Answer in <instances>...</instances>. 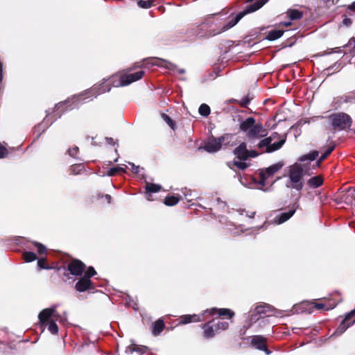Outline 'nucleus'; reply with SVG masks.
I'll list each match as a JSON object with an SVG mask.
<instances>
[{
  "mask_svg": "<svg viewBox=\"0 0 355 355\" xmlns=\"http://www.w3.org/2000/svg\"><path fill=\"white\" fill-rule=\"evenodd\" d=\"M268 0H251V2L247 5L245 9L237 14L235 17L232 19L227 24H225L220 31L213 33V35L223 33L234 26L245 15L254 12L260 9Z\"/></svg>",
  "mask_w": 355,
  "mask_h": 355,
  "instance_id": "obj_4",
  "label": "nucleus"
},
{
  "mask_svg": "<svg viewBox=\"0 0 355 355\" xmlns=\"http://www.w3.org/2000/svg\"><path fill=\"white\" fill-rule=\"evenodd\" d=\"M295 210H290L288 212L282 213L275 216L274 218V223L277 225H280L286 220H288L295 213Z\"/></svg>",
  "mask_w": 355,
  "mask_h": 355,
  "instance_id": "obj_16",
  "label": "nucleus"
},
{
  "mask_svg": "<svg viewBox=\"0 0 355 355\" xmlns=\"http://www.w3.org/2000/svg\"><path fill=\"white\" fill-rule=\"evenodd\" d=\"M68 106H69V109H73L74 107H76V105L72 106L71 105H69Z\"/></svg>",
  "mask_w": 355,
  "mask_h": 355,
  "instance_id": "obj_55",
  "label": "nucleus"
},
{
  "mask_svg": "<svg viewBox=\"0 0 355 355\" xmlns=\"http://www.w3.org/2000/svg\"><path fill=\"white\" fill-rule=\"evenodd\" d=\"M229 327V324L227 322H225V321H218L216 324H215V327H216V331H219V330H225L228 328Z\"/></svg>",
  "mask_w": 355,
  "mask_h": 355,
  "instance_id": "obj_34",
  "label": "nucleus"
},
{
  "mask_svg": "<svg viewBox=\"0 0 355 355\" xmlns=\"http://www.w3.org/2000/svg\"><path fill=\"white\" fill-rule=\"evenodd\" d=\"M153 64L164 67L171 70H174L175 69H176L175 65H174L171 62L163 60H156L154 62H153Z\"/></svg>",
  "mask_w": 355,
  "mask_h": 355,
  "instance_id": "obj_25",
  "label": "nucleus"
},
{
  "mask_svg": "<svg viewBox=\"0 0 355 355\" xmlns=\"http://www.w3.org/2000/svg\"><path fill=\"white\" fill-rule=\"evenodd\" d=\"M234 153L236 156V158L243 160H246L249 157H255L258 155V153L255 150H248L245 142H242L234 150Z\"/></svg>",
  "mask_w": 355,
  "mask_h": 355,
  "instance_id": "obj_10",
  "label": "nucleus"
},
{
  "mask_svg": "<svg viewBox=\"0 0 355 355\" xmlns=\"http://www.w3.org/2000/svg\"><path fill=\"white\" fill-rule=\"evenodd\" d=\"M24 259L26 262H31L37 259V256L34 252H26L24 254Z\"/></svg>",
  "mask_w": 355,
  "mask_h": 355,
  "instance_id": "obj_32",
  "label": "nucleus"
},
{
  "mask_svg": "<svg viewBox=\"0 0 355 355\" xmlns=\"http://www.w3.org/2000/svg\"><path fill=\"white\" fill-rule=\"evenodd\" d=\"M76 289L79 292H84L87 290L93 288L92 283L90 279L87 277H81L76 284Z\"/></svg>",
  "mask_w": 355,
  "mask_h": 355,
  "instance_id": "obj_14",
  "label": "nucleus"
},
{
  "mask_svg": "<svg viewBox=\"0 0 355 355\" xmlns=\"http://www.w3.org/2000/svg\"><path fill=\"white\" fill-rule=\"evenodd\" d=\"M304 175L303 168L300 164L295 163L289 168L288 180L286 186L288 188L300 191L304 187L302 177Z\"/></svg>",
  "mask_w": 355,
  "mask_h": 355,
  "instance_id": "obj_5",
  "label": "nucleus"
},
{
  "mask_svg": "<svg viewBox=\"0 0 355 355\" xmlns=\"http://www.w3.org/2000/svg\"><path fill=\"white\" fill-rule=\"evenodd\" d=\"M164 328V322L163 320L159 319L157 320L153 326V334L155 336L159 335Z\"/></svg>",
  "mask_w": 355,
  "mask_h": 355,
  "instance_id": "obj_22",
  "label": "nucleus"
},
{
  "mask_svg": "<svg viewBox=\"0 0 355 355\" xmlns=\"http://www.w3.org/2000/svg\"><path fill=\"white\" fill-rule=\"evenodd\" d=\"M272 309L269 304H263L257 306L251 315V322H255L261 318L270 317L272 315Z\"/></svg>",
  "mask_w": 355,
  "mask_h": 355,
  "instance_id": "obj_9",
  "label": "nucleus"
},
{
  "mask_svg": "<svg viewBox=\"0 0 355 355\" xmlns=\"http://www.w3.org/2000/svg\"><path fill=\"white\" fill-rule=\"evenodd\" d=\"M254 214H255L254 212H252L251 214H250L249 217L250 218H253Z\"/></svg>",
  "mask_w": 355,
  "mask_h": 355,
  "instance_id": "obj_54",
  "label": "nucleus"
},
{
  "mask_svg": "<svg viewBox=\"0 0 355 355\" xmlns=\"http://www.w3.org/2000/svg\"><path fill=\"white\" fill-rule=\"evenodd\" d=\"M345 320H343L342 322L340 323V324L339 325V327L337 328V329L335 331V332L334 333L333 335H335V336H340L343 333H344L351 325H352L353 324H354L355 322V320L352 322V323H349V324H346L345 323Z\"/></svg>",
  "mask_w": 355,
  "mask_h": 355,
  "instance_id": "obj_21",
  "label": "nucleus"
},
{
  "mask_svg": "<svg viewBox=\"0 0 355 355\" xmlns=\"http://www.w3.org/2000/svg\"><path fill=\"white\" fill-rule=\"evenodd\" d=\"M144 74V71H139L133 73H123L121 75L113 76L108 80H105L103 83L98 85H94L91 89L86 90L84 93L72 96L71 98L67 100L64 103H60L56 105L58 108L64 104H69L70 101L73 103L79 102L81 99L86 100L87 98H83L86 94H90L92 96L96 97L97 96L109 92L111 89L112 83L113 87H123L130 85V83L139 80Z\"/></svg>",
  "mask_w": 355,
  "mask_h": 355,
  "instance_id": "obj_1",
  "label": "nucleus"
},
{
  "mask_svg": "<svg viewBox=\"0 0 355 355\" xmlns=\"http://www.w3.org/2000/svg\"><path fill=\"white\" fill-rule=\"evenodd\" d=\"M307 183L311 188H318L322 184L323 178L320 175H316L313 178H311L308 180Z\"/></svg>",
  "mask_w": 355,
  "mask_h": 355,
  "instance_id": "obj_19",
  "label": "nucleus"
},
{
  "mask_svg": "<svg viewBox=\"0 0 355 355\" xmlns=\"http://www.w3.org/2000/svg\"><path fill=\"white\" fill-rule=\"evenodd\" d=\"M334 149V146L329 147L328 149L321 155L319 160L317 162V165L319 166L320 162L325 159L331 153Z\"/></svg>",
  "mask_w": 355,
  "mask_h": 355,
  "instance_id": "obj_31",
  "label": "nucleus"
},
{
  "mask_svg": "<svg viewBox=\"0 0 355 355\" xmlns=\"http://www.w3.org/2000/svg\"><path fill=\"white\" fill-rule=\"evenodd\" d=\"M202 319L198 315H184L180 317L179 324H186L192 322H199Z\"/></svg>",
  "mask_w": 355,
  "mask_h": 355,
  "instance_id": "obj_18",
  "label": "nucleus"
},
{
  "mask_svg": "<svg viewBox=\"0 0 355 355\" xmlns=\"http://www.w3.org/2000/svg\"><path fill=\"white\" fill-rule=\"evenodd\" d=\"M128 164L131 166L132 171L135 173H139L140 172V170L141 169L139 166H136L134 163L128 162Z\"/></svg>",
  "mask_w": 355,
  "mask_h": 355,
  "instance_id": "obj_40",
  "label": "nucleus"
},
{
  "mask_svg": "<svg viewBox=\"0 0 355 355\" xmlns=\"http://www.w3.org/2000/svg\"><path fill=\"white\" fill-rule=\"evenodd\" d=\"M105 199L107 200V202H108V203H110V202H111V198H111V196H110V195H109V194H106V195L105 196Z\"/></svg>",
  "mask_w": 355,
  "mask_h": 355,
  "instance_id": "obj_48",
  "label": "nucleus"
},
{
  "mask_svg": "<svg viewBox=\"0 0 355 355\" xmlns=\"http://www.w3.org/2000/svg\"><path fill=\"white\" fill-rule=\"evenodd\" d=\"M146 347L145 346H137L135 345H132L129 346L125 352L132 353L133 352H137L141 354H144L146 352Z\"/></svg>",
  "mask_w": 355,
  "mask_h": 355,
  "instance_id": "obj_27",
  "label": "nucleus"
},
{
  "mask_svg": "<svg viewBox=\"0 0 355 355\" xmlns=\"http://www.w3.org/2000/svg\"><path fill=\"white\" fill-rule=\"evenodd\" d=\"M137 5L141 8H149L153 6V1L139 0L137 2Z\"/></svg>",
  "mask_w": 355,
  "mask_h": 355,
  "instance_id": "obj_35",
  "label": "nucleus"
},
{
  "mask_svg": "<svg viewBox=\"0 0 355 355\" xmlns=\"http://www.w3.org/2000/svg\"><path fill=\"white\" fill-rule=\"evenodd\" d=\"M245 160L243 159H239V160H234L232 164L230 163L229 166L230 167H232V164L236 166L238 168L243 170L247 168L248 165L245 162Z\"/></svg>",
  "mask_w": 355,
  "mask_h": 355,
  "instance_id": "obj_29",
  "label": "nucleus"
},
{
  "mask_svg": "<svg viewBox=\"0 0 355 355\" xmlns=\"http://www.w3.org/2000/svg\"><path fill=\"white\" fill-rule=\"evenodd\" d=\"M283 165V163L278 162L271 165L270 166L266 168L264 170H262L260 173V184L262 186H265L266 180L271 176H272L274 173L280 170L282 168Z\"/></svg>",
  "mask_w": 355,
  "mask_h": 355,
  "instance_id": "obj_11",
  "label": "nucleus"
},
{
  "mask_svg": "<svg viewBox=\"0 0 355 355\" xmlns=\"http://www.w3.org/2000/svg\"><path fill=\"white\" fill-rule=\"evenodd\" d=\"M39 254H44L46 252V247L40 243H34Z\"/></svg>",
  "mask_w": 355,
  "mask_h": 355,
  "instance_id": "obj_39",
  "label": "nucleus"
},
{
  "mask_svg": "<svg viewBox=\"0 0 355 355\" xmlns=\"http://www.w3.org/2000/svg\"><path fill=\"white\" fill-rule=\"evenodd\" d=\"M106 141L109 144H112L114 143L112 138L106 137Z\"/></svg>",
  "mask_w": 355,
  "mask_h": 355,
  "instance_id": "obj_50",
  "label": "nucleus"
},
{
  "mask_svg": "<svg viewBox=\"0 0 355 355\" xmlns=\"http://www.w3.org/2000/svg\"><path fill=\"white\" fill-rule=\"evenodd\" d=\"M78 151V148L77 147H75V148L69 149L68 153L71 157H75Z\"/></svg>",
  "mask_w": 355,
  "mask_h": 355,
  "instance_id": "obj_42",
  "label": "nucleus"
},
{
  "mask_svg": "<svg viewBox=\"0 0 355 355\" xmlns=\"http://www.w3.org/2000/svg\"><path fill=\"white\" fill-rule=\"evenodd\" d=\"M161 189V186L155 184L146 183V191L148 194L147 199L150 200V193H156L159 191Z\"/></svg>",
  "mask_w": 355,
  "mask_h": 355,
  "instance_id": "obj_20",
  "label": "nucleus"
},
{
  "mask_svg": "<svg viewBox=\"0 0 355 355\" xmlns=\"http://www.w3.org/2000/svg\"><path fill=\"white\" fill-rule=\"evenodd\" d=\"M3 79V65L0 63V83Z\"/></svg>",
  "mask_w": 355,
  "mask_h": 355,
  "instance_id": "obj_47",
  "label": "nucleus"
},
{
  "mask_svg": "<svg viewBox=\"0 0 355 355\" xmlns=\"http://www.w3.org/2000/svg\"><path fill=\"white\" fill-rule=\"evenodd\" d=\"M37 265L40 268H45L44 266V260L43 259H40L37 261Z\"/></svg>",
  "mask_w": 355,
  "mask_h": 355,
  "instance_id": "obj_45",
  "label": "nucleus"
},
{
  "mask_svg": "<svg viewBox=\"0 0 355 355\" xmlns=\"http://www.w3.org/2000/svg\"><path fill=\"white\" fill-rule=\"evenodd\" d=\"M249 101L248 100L242 101L241 105L243 107H246L248 104Z\"/></svg>",
  "mask_w": 355,
  "mask_h": 355,
  "instance_id": "obj_49",
  "label": "nucleus"
},
{
  "mask_svg": "<svg viewBox=\"0 0 355 355\" xmlns=\"http://www.w3.org/2000/svg\"><path fill=\"white\" fill-rule=\"evenodd\" d=\"M336 304H331V305H326L322 303H316V304H315L314 307L318 310H320L322 309H324L325 310H330V309H334L336 306Z\"/></svg>",
  "mask_w": 355,
  "mask_h": 355,
  "instance_id": "obj_33",
  "label": "nucleus"
},
{
  "mask_svg": "<svg viewBox=\"0 0 355 355\" xmlns=\"http://www.w3.org/2000/svg\"><path fill=\"white\" fill-rule=\"evenodd\" d=\"M278 135L274 133L270 137L264 138L259 141L257 146L263 152L272 153L279 150L286 141L285 138L280 139L278 141H274Z\"/></svg>",
  "mask_w": 355,
  "mask_h": 355,
  "instance_id": "obj_6",
  "label": "nucleus"
},
{
  "mask_svg": "<svg viewBox=\"0 0 355 355\" xmlns=\"http://www.w3.org/2000/svg\"><path fill=\"white\" fill-rule=\"evenodd\" d=\"M330 120L333 127L338 130L349 128L352 123L349 115L343 112L331 115Z\"/></svg>",
  "mask_w": 355,
  "mask_h": 355,
  "instance_id": "obj_8",
  "label": "nucleus"
},
{
  "mask_svg": "<svg viewBox=\"0 0 355 355\" xmlns=\"http://www.w3.org/2000/svg\"><path fill=\"white\" fill-rule=\"evenodd\" d=\"M232 138L233 135L231 134H225L218 138L212 137L205 143L203 149L208 153L217 152L223 145L228 144L232 140Z\"/></svg>",
  "mask_w": 355,
  "mask_h": 355,
  "instance_id": "obj_7",
  "label": "nucleus"
},
{
  "mask_svg": "<svg viewBox=\"0 0 355 355\" xmlns=\"http://www.w3.org/2000/svg\"><path fill=\"white\" fill-rule=\"evenodd\" d=\"M239 130L245 135L248 141L254 143L255 140L266 137L268 131L261 123H256L253 117H248L240 123Z\"/></svg>",
  "mask_w": 355,
  "mask_h": 355,
  "instance_id": "obj_2",
  "label": "nucleus"
},
{
  "mask_svg": "<svg viewBox=\"0 0 355 355\" xmlns=\"http://www.w3.org/2000/svg\"><path fill=\"white\" fill-rule=\"evenodd\" d=\"M162 117L163 120L172 128L174 129V124L172 119L166 114H162Z\"/></svg>",
  "mask_w": 355,
  "mask_h": 355,
  "instance_id": "obj_38",
  "label": "nucleus"
},
{
  "mask_svg": "<svg viewBox=\"0 0 355 355\" xmlns=\"http://www.w3.org/2000/svg\"><path fill=\"white\" fill-rule=\"evenodd\" d=\"M349 8L352 10H355V2H353L349 6Z\"/></svg>",
  "mask_w": 355,
  "mask_h": 355,
  "instance_id": "obj_51",
  "label": "nucleus"
},
{
  "mask_svg": "<svg viewBox=\"0 0 355 355\" xmlns=\"http://www.w3.org/2000/svg\"><path fill=\"white\" fill-rule=\"evenodd\" d=\"M205 313H209L210 315H214L216 313L219 316H225L228 315L230 318H232L234 315V313L232 311L229 309H216V308H211L209 309H207L205 311Z\"/></svg>",
  "mask_w": 355,
  "mask_h": 355,
  "instance_id": "obj_15",
  "label": "nucleus"
},
{
  "mask_svg": "<svg viewBox=\"0 0 355 355\" xmlns=\"http://www.w3.org/2000/svg\"><path fill=\"white\" fill-rule=\"evenodd\" d=\"M291 25V22H290V21H287V22H284V26H285L286 27H288V26H289Z\"/></svg>",
  "mask_w": 355,
  "mask_h": 355,
  "instance_id": "obj_52",
  "label": "nucleus"
},
{
  "mask_svg": "<svg viewBox=\"0 0 355 355\" xmlns=\"http://www.w3.org/2000/svg\"><path fill=\"white\" fill-rule=\"evenodd\" d=\"M354 315H355V309L345 315L344 320L347 321V320H349L351 318L354 317Z\"/></svg>",
  "mask_w": 355,
  "mask_h": 355,
  "instance_id": "obj_43",
  "label": "nucleus"
},
{
  "mask_svg": "<svg viewBox=\"0 0 355 355\" xmlns=\"http://www.w3.org/2000/svg\"><path fill=\"white\" fill-rule=\"evenodd\" d=\"M202 328L204 329V336L207 338H212L215 335V333L217 332V331H216L215 324H213V321L206 323Z\"/></svg>",
  "mask_w": 355,
  "mask_h": 355,
  "instance_id": "obj_17",
  "label": "nucleus"
},
{
  "mask_svg": "<svg viewBox=\"0 0 355 355\" xmlns=\"http://www.w3.org/2000/svg\"><path fill=\"white\" fill-rule=\"evenodd\" d=\"M96 271L94 270V268L92 266L89 267L87 270V271L85 272V275H84V277H87L89 279H90V278L93 276H94L96 275Z\"/></svg>",
  "mask_w": 355,
  "mask_h": 355,
  "instance_id": "obj_36",
  "label": "nucleus"
},
{
  "mask_svg": "<svg viewBox=\"0 0 355 355\" xmlns=\"http://www.w3.org/2000/svg\"><path fill=\"white\" fill-rule=\"evenodd\" d=\"M266 339L262 336H254L251 339V345L257 349L264 351L267 355L270 354V352L266 348Z\"/></svg>",
  "mask_w": 355,
  "mask_h": 355,
  "instance_id": "obj_12",
  "label": "nucleus"
},
{
  "mask_svg": "<svg viewBox=\"0 0 355 355\" xmlns=\"http://www.w3.org/2000/svg\"><path fill=\"white\" fill-rule=\"evenodd\" d=\"M120 171H125V170L122 168V167H114V168H110L108 171H107V175L109 176H113L116 173L118 172H120Z\"/></svg>",
  "mask_w": 355,
  "mask_h": 355,
  "instance_id": "obj_37",
  "label": "nucleus"
},
{
  "mask_svg": "<svg viewBox=\"0 0 355 355\" xmlns=\"http://www.w3.org/2000/svg\"><path fill=\"white\" fill-rule=\"evenodd\" d=\"M85 265L79 260H73L68 265V270L72 275L80 276L82 275Z\"/></svg>",
  "mask_w": 355,
  "mask_h": 355,
  "instance_id": "obj_13",
  "label": "nucleus"
},
{
  "mask_svg": "<svg viewBox=\"0 0 355 355\" xmlns=\"http://www.w3.org/2000/svg\"><path fill=\"white\" fill-rule=\"evenodd\" d=\"M38 319L43 330L48 326V329L52 334H57L58 333V327L56 321L61 320V318L60 314L56 311L55 307L43 309L39 313Z\"/></svg>",
  "mask_w": 355,
  "mask_h": 355,
  "instance_id": "obj_3",
  "label": "nucleus"
},
{
  "mask_svg": "<svg viewBox=\"0 0 355 355\" xmlns=\"http://www.w3.org/2000/svg\"><path fill=\"white\" fill-rule=\"evenodd\" d=\"M286 14L291 20H297L302 17V12L296 9H289Z\"/></svg>",
  "mask_w": 355,
  "mask_h": 355,
  "instance_id": "obj_24",
  "label": "nucleus"
},
{
  "mask_svg": "<svg viewBox=\"0 0 355 355\" xmlns=\"http://www.w3.org/2000/svg\"><path fill=\"white\" fill-rule=\"evenodd\" d=\"M352 23V20L347 17H345L343 20V24L346 26H349Z\"/></svg>",
  "mask_w": 355,
  "mask_h": 355,
  "instance_id": "obj_44",
  "label": "nucleus"
},
{
  "mask_svg": "<svg viewBox=\"0 0 355 355\" xmlns=\"http://www.w3.org/2000/svg\"><path fill=\"white\" fill-rule=\"evenodd\" d=\"M7 153L6 148L0 144V159L5 157Z\"/></svg>",
  "mask_w": 355,
  "mask_h": 355,
  "instance_id": "obj_41",
  "label": "nucleus"
},
{
  "mask_svg": "<svg viewBox=\"0 0 355 355\" xmlns=\"http://www.w3.org/2000/svg\"><path fill=\"white\" fill-rule=\"evenodd\" d=\"M284 31L282 30H272L268 33L266 39L270 41H273L281 37Z\"/></svg>",
  "mask_w": 355,
  "mask_h": 355,
  "instance_id": "obj_23",
  "label": "nucleus"
},
{
  "mask_svg": "<svg viewBox=\"0 0 355 355\" xmlns=\"http://www.w3.org/2000/svg\"><path fill=\"white\" fill-rule=\"evenodd\" d=\"M180 198L177 196H171L166 197L164 200V204L167 206H173L178 203Z\"/></svg>",
  "mask_w": 355,
  "mask_h": 355,
  "instance_id": "obj_28",
  "label": "nucleus"
},
{
  "mask_svg": "<svg viewBox=\"0 0 355 355\" xmlns=\"http://www.w3.org/2000/svg\"><path fill=\"white\" fill-rule=\"evenodd\" d=\"M318 156V152L317 150H314L311 152L310 153H308L306 155H304L301 156L299 159L300 162H305V161H313L315 160L317 157Z\"/></svg>",
  "mask_w": 355,
  "mask_h": 355,
  "instance_id": "obj_26",
  "label": "nucleus"
},
{
  "mask_svg": "<svg viewBox=\"0 0 355 355\" xmlns=\"http://www.w3.org/2000/svg\"><path fill=\"white\" fill-rule=\"evenodd\" d=\"M347 98L348 99H347L346 101L355 102V94L354 95L349 96Z\"/></svg>",
  "mask_w": 355,
  "mask_h": 355,
  "instance_id": "obj_46",
  "label": "nucleus"
},
{
  "mask_svg": "<svg viewBox=\"0 0 355 355\" xmlns=\"http://www.w3.org/2000/svg\"><path fill=\"white\" fill-rule=\"evenodd\" d=\"M178 73H184V69H180L178 70Z\"/></svg>",
  "mask_w": 355,
  "mask_h": 355,
  "instance_id": "obj_53",
  "label": "nucleus"
},
{
  "mask_svg": "<svg viewBox=\"0 0 355 355\" xmlns=\"http://www.w3.org/2000/svg\"><path fill=\"white\" fill-rule=\"evenodd\" d=\"M199 113L203 116H207L210 114V108L207 104H202L199 107Z\"/></svg>",
  "mask_w": 355,
  "mask_h": 355,
  "instance_id": "obj_30",
  "label": "nucleus"
},
{
  "mask_svg": "<svg viewBox=\"0 0 355 355\" xmlns=\"http://www.w3.org/2000/svg\"><path fill=\"white\" fill-rule=\"evenodd\" d=\"M354 46L353 47V51H355V38L354 39Z\"/></svg>",
  "mask_w": 355,
  "mask_h": 355,
  "instance_id": "obj_56",
  "label": "nucleus"
}]
</instances>
